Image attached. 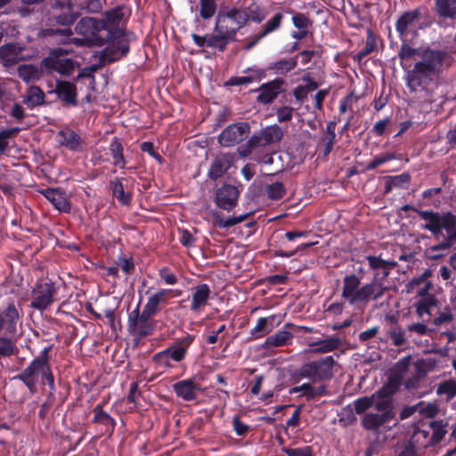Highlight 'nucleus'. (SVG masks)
<instances>
[{"label":"nucleus","mask_w":456,"mask_h":456,"mask_svg":"<svg viewBox=\"0 0 456 456\" xmlns=\"http://www.w3.org/2000/svg\"><path fill=\"white\" fill-rule=\"evenodd\" d=\"M123 17L122 8L115 7L105 12L104 19L85 17L76 26V31L85 36L88 45H108L101 55L103 62H115L129 53V43L120 28Z\"/></svg>","instance_id":"obj_1"},{"label":"nucleus","mask_w":456,"mask_h":456,"mask_svg":"<svg viewBox=\"0 0 456 456\" xmlns=\"http://www.w3.org/2000/svg\"><path fill=\"white\" fill-rule=\"evenodd\" d=\"M447 53L443 50L428 48L420 55L411 69L405 70L406 86L411 93L419 94L424 102L432 103L433 89L436 87V78L443 68Z\"/></svg>","instance_id":"obj_2"},{"label":"nucleus","mask_w":456,"mask_h":456,"mask_svg":"<svg viewBox=\"0 0 456 456\" xmlns=\"http://www.w3.org/2000/svg\"><path fill=\"white\" fill-rule=\"evenodd\" d=\"M379 273H375L370 282L361 286L362 277L351 273L346 274L342 280L341 298L345 299L350 305H366L370 301L381 298L387 287L382 281H379Z\"/></svg>","instance_id":"obj_3"},{"label":"nucleus","mask_w":456,"mask_h":456,"mask_svg":"<svg viewBox=\"0 0 456 456\" xmlns=\"http://www.w3.org/2000/svg\"><path fill=\"white\" fill-rule=\"evenodd\" d=\"M247 24V19L240 13V8H221L216 17L214 32L224 51L230 43L237 40V33Z\"/></svg>","instance_id":"obj_4"},{"label":"nucleus","mask_w":456,"mask_h":456,"mask_svg":"<svg viewBox=\"0 0 456 456\" xmlns=\"http://www.w3.org/2000/svg\"><path fill=\"white\" fill-rule=\"evenodd\" d=\"M337 364L332 355L321 357L303 363L297 370V375L300 379H308L313 383L329 381L334 377Z\"/></svg>","instance_id":"obj_5"},{"label":"nucleus","mask_w":456,"mask_h":456,"mask_svg":"<svg viewBox=\"0 0 456 456\" xmlns=\"http://www.w3.org/2000/svg\"><path fill=\"white\" fill-rule=\"evenodd\" d=\"M195 338V335L190 333H185L183 336L176 338L168 347L153 355V362L159 366L172 368V362H181L185 360L188 350L194 342Z\"/></svg>","instance_id":"obj_6"},{"label":"nucleus","mask_w":456,"mask_h":456,"mask_svg":"<svg viewBox=\"0 0 456 456\" xmlns=\"http://www.w3.org/2000/svg\"><path fill=\"white\" fill-rule=\"evenodd\" d=\"M418 215L420 219L426 221L421 226L422 229L430 232L436 240L444 237L443 230L446 232V230L453 228L455 225L456 215L451 211L439 213L421 209L418 211Z\"/></svg>","instance_id":"obj_7"},{"label":"nucleus","mask_w":456,"mask_h":456,"mask_svg":"<svg viewBox=\"0 0 456 456\" xmlns=\"http://www.w3.org/2000/svg\"><path fill=\"white\" fill-rule=\"evenodd\" d=\"M58 288L51 280H39L30 294V307L43 313L57 300Z\"/></svg>","instance_id":"obj_8"},{"label":"nucleus","mask_w":456,"mask_h":456,"mask_svg":"<svg viewBox=\"0 0 456 456\" xmlns=\"http://www.w3.org/2000/svg\"><path fill=\"white\" fill-rule=\"evenodd\" d=\"M153 315L142 309L140 311V305L128 314L127 330L130 335L143 338L151 335L155 329L157 322L153 320Z\"/></svg>","instance_id":"obj_9"},{"label":"nucleus","mask_w":456,"mask_h":456,"mask_svg":"<svg viewBox=\"0 0 456 456\" xmlns=\"http://www.w3.org/2000/svg\"><path fill=\"white\" fill-rule=\"evenodd\" d=\"M63 53L61 48L52 50L50 55L42 60L41 68L48 73L57 72L61 76L69 77L75 70L76 61L69 58H60Z\"/></svg>","instance_id":"obj_10"},{"label":"nucleus","mask_w":456,"mask_h":456,"mask_svg":"<svg viewBox=\"0 0 456 456\" xmlns=\"http://www.w3.org/2000/svg\"><path fill=\"white\" fill-rule=\"evenodd\" d=\"M250 134L248 122H236L225 127L218 136V142L224 147H232L242 142Z\"/></svg>","instance_id":"obj_11"},{"label":"nucleus","mask_w":456,"mask_h":456,"mask_svg":"<svg viewBox=\"0 0 456 456\" xmlns=\"http://www.w3.org/2000/svg\"><path fill=\"white\" fill-rule=\"evenodd\" d=\"M48 366L40 363V362L32 360L14 379L21 381L30 394L34 395L37 391V385L41 380Z\"/></svg>","instance_id":"obj_12"},{"label":"nucleus","mask_w":456,"mask_h":456,"mask_svg":"<svg viewBox=\"0 0 456 456\" xmlns=\"http://www.w3.org/2000/svg\"><path fill=\"white\" fill-rule=\"evenodd\" d=\"M240 194L237 186L224 183L216 189L214 201L219 208L231 211L237 206Z\"/></svg>","instance_id":"obj_13"},{"label":"nucleus","mask_w":456,"mask_h":456,"mask_svg":"<svg viewBox=\"0 0 456 456\" xmlns=\"http://www.w3.org/2000/svg\"><path fill=\"white\" fill-rule=\"evenodd\" d=\"M181 290L159 289L148 297L143 310L155 316L168 304L170 298L177 297L181 295Z\"/></svg>","instance_id":"obj_14"},{"label":"nucleus","mask_w":456,"mask_h":456,"mask_svg":"<svg viewBox=\"0 0 456 456\" xmlns=\"http://www.w3.org/2000/svg\"><path fill=\"white\" fill-rule=\"evenodd\" d=\"M286 81L282 77H276L269 82L262 84L257 89H256V92L259 93L256 97L257 102L265 105L272 103L280 94L286 91L284 89Z\"/></svg>","instance_id":"obj_15"},{"label":"nucleus","mask_w":456,"mask_h":456,"mask_svg":"<svg viewBox=\"0 0 456 456\" xmlns=\"http://www.w3.org/2000/svg\"><path fill=\"white\" fill-rule=\"evenodd\" d=\"M53 93L61 102L62 106L77 107V89L74 81L57 79Z\"/></svg>","instance_id":"obj_16"},{"label":"nucleus","mask_w":456,"mask_h":456,"mask_svg":"<svg viewBox=\"0 0 456 456\" xmlns=\"http://www.w3.org/2000/svg\"><path fill=\"white\" fill-rule=\"evenodd\" d=\"M235 158L232 153H221L217 155L208 171V178L213 181L221 178L232 167Z\"/></svg>","instance_id":"obj_17"},{"label":"nucleus","mask_w":456,"mask_h":456,"mask_svg":"<svg viewBox=\"0 0 456 456\" xmlns=\"http://www.w3.org/2000/svg\"><path fill=\"white\" fill-rule=\"evenodd\" d=\"M172 388L177 397L186 402L195 401L198 398V392L201 390L193 379L177 381L172 385Z\"/></svg>","instance_id":"obj_18"},{"label":"nucleus","mask_w":456,"mask_h":456,"mask_svg":"<svg viewBox=\"0 0 456 456\" xmlns=\"http://www.w3.org/2000/svg\"><path fill=\"white\" fill-rule=\"evenodd\" d=\"M93 413L92 423L102 426L103 435L111 436L115 431L117 422L103 410V403L96 404L93 409Z\"/></svg>","instance_id":"obj_19"},{"label":"nucleus","mask_w":456,"mask_h":456,"mask_svg":"<svg viewBox=\"0 0 456 456\" xmlns=\"http://www.w3.org/2000/svg\"><path fill=\"white\" fill-rule=\"evenodd\" d=\"M42 194L52 203L55 209L61 213H69L71 206L66 193L61 188H47Z\"/></svg>","instance_id":"obj_20"},{"label":"nucleus","mask_w":456,"mask_h":456,"mask_svg":"<svg viewBox=\"0 0 456 456\" xmlns=\"http://www.w3.org/2000/svg\"><path fill=\"white\" fill-rule=\"evenodd\" d=\"M191 291L190 310L193 313H198L208 305L211 295V289L207 283H200L192 288Z\"/></svg>","instance_id":"obj_21"},{"label":"nucleus","mask_w":456,"mask_h":456,"mask_svg":"<svg viewBox=\"0 0 456 456\" xmlns=\"http://www.w3.org/2000/svg\"><path fill=\"white\" fill-rule=\"evenodd\" d=\"M297 393H300L299 396L305 397L307 401H312L315 398L329 395L326 385L322 384L314 387L311 383H304L301 386L293 387L289 389L290 395Z\"/></svg>","instance_id":"obj_22"},{"label":"nucleus","mask_w":456,"mask_h":456,"mask_svg":"<svg viewBox=\"0 0 456 456\" xmlns=\"http://www.w3.org/2000/svg\"><path fill=\"white\" fill-rule=\"evenodd\" d=\"M407 441L411 443L419 452L428 447L435 446L431 440L429 430L426 428L424 423H422L421 426L414 428L411 438Z\"/></svg>","instance_id":"obj_23"},{"label":"nucleus","mask_w":456,"mask_h":456,"mask_svg":"<svg viewBox=\"0 0 456 456\" xmlns=\"http://www.w3.org/2000/svg\"><path fill=\"white\" fill-rule=\"evenodd\" d=\"M438 300L436 296H430L428 297L419 298L413 305L416 309V314L422 319L423 322H431L432 320V309L436 307Z\"/></svg>","instance_id":"obj_24"},{"label":"nucleus","mask_w":456,"mask_h":456,"mask_svg":"<svg viewBox=\"0 0 456 456\" xmlns=\"http://www.w3.org/2000/svg\"><path fill=\"white\" fill-rule=\"evenodd\" d=\"M342 345V340L337 335L330 336L324 339H320L309 343V346L314 347L313 353L326 354L337 350Z\"/></svg>","instance_id":"obj_25"},{"label":"nucleus","mask_w":456,"mask_h":456,"mask_svg":"<svg viewBox=\"0 0 456 456\" xmlns=\"http://www.w3.org/2000/svg\"><path fill=\"white\" fill-rule=\"evenodd\" d=\"M293 334L286 330H278L274 334L266 338L263 347L270 349L290 345L292 343Z\"/></svg>","instance_id":"obj_26"},{"label":"nucleus","mask_w":456,"mask_h":456,"mask_svg":"<svg viewBox=\"0 0 456 456\" xmlns=\"http://www.w3.org/2000/svg\"><path fill=\"white\" fill-rule=\"evenodd\" d=\"M385 181L384 194H388L394 188L407 189L411 182V175L404 172L397 175H387Z\"/></svg>","instance_id":"obj_27"},{"label":"nucleus","mask_w":456,"mask_h":456,"mask_svg":"<svg viewBox=\"0 0 456 456\" xmlns=\"http://www.w3.org/2000/svg\"><path fill=\"white\" fill-rule=\"evenodd\" d=\"M387 417H389L387 414L369 412L364 414L361 423L364 429L377 431L383 425L391 422Z\"/></svg>","instance_id":"obj_28"},{"label":"nucleus","mask_w":456,"mask_h":456,"mask_svg":"<svg viewBox=\"0 0 456 456\" xmlns=\"http://www.w3.org/2000/svg\"><path fill=\"white\" fill-rule=\"evenodd\" d=\"M0 314H3L4 329L5 332L14 333L16 331L17 322L20 318L18 309L14 303H9Z\"/></svg>","instance_id":"obj_29"},{"label":"nucleus","mask_w":456,"mask_h":456,"mask_svg":"<svg viewBox=\"0 0 456 456\" xmlns=\"http://www.w3.org/2000/svg\"><path fill=\"white\" fill-rule=\"evenodd\" d=\"M240 13L247 19V22L250 20L259 24L267 17L269 12L256 2H252L248 7L240 8Z\"/></svg>","instance_id":"obj_30"},{"label":"nucleus","mask_w":456,"mask_h":456,"mask_svg":"<svg viewBox=\"0 0 456 456\" xmlns=\"http://www.w3.org/2000/svg\"><path fill=\"white\" fill-rule=\"evenodd\" d=\"M260 146H266L262 131L253 134L245 143L239 145L237 152L241 158H247L251 154L253 150Z\"/></svg>","instance_id":"obj_31"},{"label":"nucleus","mask_w":456,"mask_h":456,"mask_svg":"<svg viewBox=\"0 0 456 456\" xmlns=\"http://www.w3.org/2000/svg\"><path fill=\"white\" fill-rule=\"evenodd\" d=\"M426 428L429 430V435L431 436V440L435 446L438 444L447 434V426L448 423L444 420H430L428 422L424 423Z\"/></svg>","instance_id":"obj_32"},{"label":"nucleus","mask_w":456,"mask_h":456,"mask_svg":"<svg viewBox=\"0 0 456 456\" xmlns=\"http://www.w3.org/2000/svg\"><path fill=\"white\" fill-rule=\"evenodd\" d=\"M58 137L60 138V143L67 149L72 151H81L82 139L80 135L73 130L60 131Z\"/></svg>","instance_id":"obj_33"},{"label":"nucleus","mask_w":456,"mask_h":456,"mask_svg":"<svg viewBox=\"0 0 456 456\" xmlns=\"http://www.w3.org/2000/svg\"><path fill=\"white\" fill-rule=\"evenodd\" d=\"M297 65V56L289 59H281L276 61L270 62L267 69L273 70L276 75H286L293 70Z\"/></svg>","instance_id":"obj_34"},{"label":"nucleus","mask_w":456,"mask_h":456,"mask_svg":"<svg viewBox=\"0 0 456 456\" xmlns=\"http://www.w3.org/2000/svg\"><path fill=\"white\" fill-rule=\"evenodd\" d=\"M419 10L415 9L403 12L396 21L395 28L400 37H403L407 32L408 28L413 24L419 18Z\"/></svg>","instance_id":"obj_35"},{"label":"nucleus","mask_w":456,"mask_h":456,"mask_svg":"<svg viewBox=\"0 0 456 456\" xmlns=\"http://www.w3.org/2000/svg\"><path fill=\"white\" fill-rule=\"evenodd\" d=\"M18 77L26 83L39 80L42 70L33 64H21L17 69Z\"/></svg>","instance_id":"obj_36"},{"label":"nucleus","mask_w":456,"mask_h":456,"mask_svg":"<svg viewBox=\"0 0 456 456\" xmlns=\"http://www.w3.org/2000/svg\"><path fill=\"white\" fill-rule=\"evenodd\" d=\"M109 149L113 159V165L119 168H125L126 161L124 157V148L121 141L114 137L110 142Z\"/></svg>","instance_id":"obj_37"},{"label":"nucleus","mask_w":456,"mask_h":456,"mask_svg":"<svg viewBox=\"0 0 456 456\" xmlns=\"http://www.w3.org/2000/svg\"><path fill=\"white\" fill-rule=\"evenodd\" d=\"M110 189L113 196L123 205L128 206L132 201V194L126 192L122 183V178L116 177L110 181Z\"/></svg>","instance_id":"obj_38"},{"label":"nucleus","mask_w":456,"mask_h":456,"mask_svg":"<svg viewBox=\"0 0 456 456\" xmlns=\"http://www.w3.org/2000/svg\"><path fill=\"white\" fill-rule=\"evenodd\" d=\"M45 95L43 90L37 86H31L28 90V94L23 100L24 104L29 109L45 104Z\"/></svg>","instance_id":"obj_39"},{"label":"nucleus","mask_w":456,"mask_h":456,"mask_svg":"<svg viewBox=\"0 0 456 456\" xmlns=\"http://www.w3.org/2000/svg\"><path fill=\"white\" fill-rule=\"evenodd\" d=\"M194 44L199 47H211L218 50L219 52H224L220 41H216L215 37L217 38L216 33L208 34L206 36H200L198 34L191 35Z\"/></svg>","instance_id":"obj_40"},{"label":"nucleus","mask_w":456,"mask_h":456,"mask_svg":"<svg viewBox=\"0 0 456 456\" xmlns=\"http://www.w3.org/2000/svg\"><path fill=\"white\" fill-rule=\"evenodd\" d=\"M377 48V37L375 33L370 29H367L366 44L364 47L360 50L354 56V60L361 62L363 58L370 54Z\"/></svg>","instance_id":"obj_41"},{"label":"nucleus","mask_w":456,"mask_h":456,"mask_svg":"<svg viewBox=\"0 0 456 456\" xmlns=\"http://www.w3.org/2000/svg\"><path fill=\"white\" fill-rule=\"evenodd\" d=\"M436 12L443 19L456 20V2H436Z\"/></svg>","instance_id":"obj_42"},{"label":"nucleus","mask_w":456,"mask_h":456,"mask_svg":"<svg viewBox=\"0 0 456 456\" xmlns=\"http://www.w3.org/2000/svg\"><path fill=\"white\" fill-rule=\"evenodd\" d=\"M248 215H240L239 216L228 217L224 219L223 215L220 213H216L213 215V224L218 228H230L233 225H236L240 223H242Z\"/></svg>","instance_id":"obj_43"},{"label":"nucleus","mask_w":456,"mask_h":456,"mask_svg":"<svg viewBox=\"0 0 456 456\" xmlns=\"http://www.w3.org/2000/svg\"><path fill=\"white\" fill-rule=\"evenodd\" d=\"M438 395H445L447 402L456 396V379H449L440 382L436 387Z\"/></svg>","instance_id":"obj_44"},{"label":"nucleus","mask_w":456,"mask_h":456,"mask_svg":"<svg viewBox=\"0 0 456 456\" xmlns=\"http://www.w3.org/2000/svg\"><path fill=\"white\" fill-rule=\"evenodd\" d=\"M261 131L266 145L280 142L284 134L282 129L278 125L267 126Z\"/></svg>","instance_id":"obj_45"},{"label":"nucleus","mask_w":456,"mask_h":456,"mask_svg":"<svg viewBox=\"0 0 456 456\" xmlns=\"http://www.w3.org/2000/svg\"><path fill=\"white\" fill-rule=\"evenodd\" d=\"M375 406V409L380 412V414H387L389 417H387L388 419L391 421L395 419V411L394 407V401L392 398H387V399H379L373 404Z\"/></svg>","instance_id":"obj_46"},{"label":"nucleus","mask_w":456,"mask_h":456,"mask_svg":"<svg viewBox=\"0 0 456 456\" xmlns=\"http://www.w3.org/2000/svg\"><path fill=\"white\" fill-rule=\"evenodd\" d=\"M421 53L422 52L420 53L419 49L413 48L407 43L403 42L401 45L400 51L398 52V57L403 69H407V66L404 63L405 61L413 58L415 55H419L420 57Z\"/></svg>","instance_id":"obj_47"},{"label":"nucleus","mask_w":456,"mask_h":456,"mask_svg":"<svg viewBox=\"0 0 456 456\" xmlns=\"http://www.w3.org/2000/svg\"><path fill=\"white\" fill-rule=\"evenodd\" d=\"M283 14L281 12L275 13L263 27L261 32H259V38H264L267 35L277 30L281 24Z\"/></svg>","instance_id":"obj_48"},{"label":"nucleus","mask_w":456,"mask_h":456,"mask_svg":"<svg viewBox=\"0 0 456 456\" xmlns=\"http://www.w3.org/2000/svg\"><path fill=\"white\" fill-rule=\"evenodd\" d=\"M265 192L268 199L272 200H279L286 195V188L283 183L275 182L267 185Z\"/></svg>","instance_id":"obj_49"},{"label":"nucleus","mask_w":456,"mask_h":456,"mask_svg":"<svg viewBox=\"0 0 456 456\" xmlns=\"http://www.w3.org/2000/svg\"><path fill=\"white\" fill-rule=\"evenodd\" d=\"M0 59L6 66H12L17 63L15 49L12 45H4L0 47Z\"/></svg>","instance_id":"obj_50"},{"label":"nucleus","mask_w":456,"mask_h":456,"mask_svg":"<svg viewBox=\"0 0 456 456\" xmlns=\"http://www.w3.org/2000/svg\"><path fill=\"white\" fill-rule=\"evenodd\" d=\"M388 337L395 346H402L407 342L405 330L399 325H395L390 329Z\"/></svg>","instance_id":"obj_51"},{"label":"nucleus","mask_w":456,"mask_h":456,"mask_svg":"<svg viewBox=\"0 0 456 456\" xmlns=\"http://www.w3.org/2000/svg\"><path fill=\"white\" fill-rule=\"evenodd\" d=\"M17 351L14 342L6 337H0V358L10 357Z\"/></svg>","instance_id":"obj_52"},{"label":"nucleus","mask_w":456,"mask_h":456,"mask_svg":"<svg viewBox=\"0 0 456 456\" xmlns=\"http://www.w3.org/2000/svg\"><path fill=\"white\" fill-rule=\"evenodd\" d=\"M267 321L264 318L257 320L256 325L250 330V336L253 339H258L270 333V329L266 326Z\"/></svg>","instance_id":"obj_53"},{"label":"nucleus","mask_w":456,"mask_h":456,"mask_svg":"<svg viewBox=\"0 0 456 456\" xmlns=\"http://www.w3.org/2000/svg\"><path fill=\"white\" fill-rule=\"evenodd\" d=\"M395 159V153L387 152L374 157L367 165L365 169L368 171L374 170L378 167Z\"/></svg>","instance_id":"obj_54"},{"label":"nucleus","mask_w":456,"mask_h":456,"mask_svg":"<svg viewBox=\"0 0 456 456\" xmlns=\"http://www.w3.org/2000/svg\"><path fill=\"white\" fill-rule=\"evenodd\" d=\"M374 396H362L354 402V411L356 414H362L374 404Z\"/></svg>","instance_id":"obj_55"},{"label":"nucleus","mask_w":456,"mask_h":456,"mask_svg":"<svg viewBox=\"0 0 456 456\" xmlns=\"http://www.w3.org/2000/svg\"><path fill=\"white\" fill-rule=\"evenodd\" d=\"M282 452L287 456H315L314 449L310 445L297 448L283 447Z\"/></svg>","instance_id":"obj_56"},{"label":"nucleus","mask_w":456,"mask_h":456,"mask_svg":"<svg viewBox=\"0 0 456 456\" xmlns=\"http://www.w3.org/2000/svg\"><path fill=\"white\" fill-rule=\"evenodd\" d=\"M20 131V127H12L10 129H4L0 132V153L5 151L8 147L7 140L18 134Z\"/></svg>","instance_id":"obj_57"},{"label":"nucleus","mask_w":456,"mask_h":456,"mask_svg":"<svg viewBox=\"0 0 456 456\" xmlns=\"http://www.w3.org/2000/svg\"><path fill=\"white\" fill-rule=\"evenodd\" d=\"M216 2H200L199 15L203 20H208L216 14Z\"/></svg>","instance_id":"obj_58"},{"label":"nucleus","mask_w":456,"mask_h":456,"mask_svg":"<svg viewBox=\"0 0 456 456\" xmlns=\"http://www.w3.org/2000/svg\"><path fill=\"white\" fill-rule=\"evenodd\" d=\"M295 109L291 106H280L275 108L277 120L280 123L289 122L293 118Z\"/></svg>","instance_id":"obj_59"},{"label":"nucleus","mask_w":456,"mask_h":456,"mask_svg":"<svg viewBox=\"0 0 456 456\" xmlns=\"http://www.w3.org/2000/svg\"><path fill=\"white\" fill-rule=\"evenodd\" d=\"M96 70L95 66H91L89 68H85L77 74L76 77H74V81H78L82 78H88L89 79V87L92 90H94L95 87V77L94 75V72Z\"/></svg>","instance_id":"obj_60"},{"label":"nucleus","mask_w":456,"mask_h":456,"mask_svg":"<svg viewBox=\"0 0 456 456\" xmlns=\"http://www.w3.org/2000/svg\"><path fill=\"white\" fill-rule=\"evenodd\" d=\"M336 142V134L322 133L321 143L323 146L322 153L328 156L333 150Z\"/></svg>","instance_id":"obj_61"},{"label":"nucleus","mask_w":456,"mask_h":456,"mask_svg":"<svg viewBox=\"0 0 456 456\" xmlns=\"http://www.w3.org/2000/svg\"><path fill=\"white\" fill-rule=\"evenodd\" d=\"M396 456H419V451L408 441L403 442L396 449Z\"/></svg>","instance_id":"obj_62"},{"label":"nucleus","mask_w":456,"mask_h":456,"mask_svg":"<svg viewBox=\"0 0 456 456\" xmlns=\"http://www.w3.org/2000/svg\"><path fill=\"white\" fill-rule=\"evenodd\" d=\"M140 149L143 152H147L150 156H151L159 165H162L164 162V159L161 155L154 150L153 142H143L140 145Z\"/></svg>","instance_id":"obj_63"},{"label":"nucleus","mask_w":456,"mask_h":456,"mask_svg":"<svg viewBox=\"0 0 456 456\" xmlns=\"http://www.w3.org/2000/svg\"><path fill=\"white\" fill-rule=\"evenodd\" d=\"M293 25L298 29H307L311 25V20L303 13L297 12L292 17Z\"/></svg>","instance_id":"obj_64"}]
</instances>
